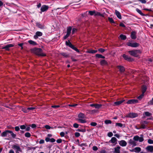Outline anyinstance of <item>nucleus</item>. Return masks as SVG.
<instances>
[{"instance_id": "nucleus-24", "label": "nucleus", "mask_w": 153, "mask_h": 153, "mask_svg": "<svg viewBox=\"0 0 153 153\" xmlns=\"http://www.w3.org/2000/svg\"><path fill=\"white\" fill-rule=\"evenodd\" d=\"M28 42L30 45L33 46H36L37 45V44L35 42L32 40H29L28 41Z\"/></svg>"}, {"instance_id": "nucleus-4", "label": "nucleus", "mask_w": 153, "mask_h": 153, "mask_svg": "<svg viewBox=\"0 0 153 153\" xmlns=\"http://www.w3.org/2000/svg\"><path fill=\"white\" fill-rule=\"evenodd\" d=\"M65 43L66 46L69 47L76 52L79 53L80 51L74 45H73L69 40H68V41H66Z\"/></svg>"}, {"instance_id": "nucleus-9", "label": "nucleus", "mask_w": 153, "mask_h": 153, "mask_svg": "<svg viewBox=\"0 0 153 153\" xmlns=\"http://www.w3.org/2000/svg\"><path fill=\"white\" fill-rule=\"evenodd\" d=\"M138 102V100L135 99L130 100L127 101L126 103L128 104H135Z\"/></svg>"}, {"instance_id": "nucleus-61", "label": "nucleus", "mask_w": 153, "mask_h": 153, "mask_svg": "<svg viewBox=\"0 0 153 153\" xmlns=\"http://www.w3.org/2000/svg\"><path fill=\"white\" fill-rule=\"evenodd\" d=\"M20 128L22 129H24L26 128V126L25 125L20 126Z\"/></svg>"}, {"instance_id": "nucleus-11", "label": "nucleus", "mask_w": 153, "mask_h": 153, "mask_svg": "<svg viewBox=\"0 0 153 153\" xmlns=\"http://www.w3.org/2000/svg\"><path fill=\"white\" fill-rule=\"evenodd\" d=\"M14 46V45L12 44H9L6 45L4 47L2 48V49H4L6 51H9V48Z\"/></svg>"}, {"instance_id": "nucleus-2", "label": "nucleus", "mask_w": 153, "mask_h": 153, "mask_svg": "<svg viewBox=\"0 0 153 153\" xmlns=\"http://www.w3.org/2000/svg\"><path fill=\"white\" fill-rule=\"evenodd\" d=\"M9 134H10L13 138L14 139L16 138V134H14L12 131L9 130H6L3 132L1 133V136L2 137H5L7 136L9 137Z\"/></svg>"}, {"instance_id": "nucleus-27", "label": "nucleus", "mask_w": 153, "mask_h": 153, "mask_svg": "<svg viewBox=\"0 0 153 153\" xmlns=\"http://www.w3.org/2000/svg\"><path fill=\"white\" fill-rule=\"evenodd\" d=\"M72 30V27L71 26H69L67 28V33L70 35Z\"/></svg>"}, {"instance_id": "nucleus-62", "label": "nucleus", "mask_w": 153, "mask_h": 153, "mask_svg": "<svg viewBox=\"0 0 153 153\" xmlns=\"http://www.w3.org/2000/svg\"><path fill=\"white\" fill-rule=\"evenodd\" d=\"M14 128H15V130L16 131H19L20 129V128H19V127L18 126H15Z\"/></svg>"}, {"instance_id": "nucleus-15", "label": "nucleus", "mask_w": 153, "mask_h": 153, "mask_svg": "<svg viewBox=\"0 0 153 153\" xmlns=\"http://www.w3.org/2000/svg\"><path fill=\"white\" fill-rule=\"evenodd\" d=\"M115 14L119 19H122V16L120 13L117 10H115Z\"/></svg>"}, {"instance_id": "nucleus-60", "label": "nucleus", "mask_w": 153, "mask_h": 153, "mask_svg": "<svg viewBox=\"0 0 153 153\" xmlns=\"http://www.w3.org/2000/svg\"><path fill=\"white\" fill-rule=\"evenodd\" d=\"M73 126L74 127L76 128H77L79 127V125L76 123H74L73 124Z\"/></svg>"}, {"instance_id": "nucleus-41", "label": "nucleus", "mask_w": 153, "mask_h": 153, "mask_svg": "<svg viewBox=\"0 0 153 153\" xmlns=\"http://www.w3.org/2000/svg\"><path fill=\"white\" fill-rule=\"evenodd\" d=\"M136 128L137 129H140V128L145 129L146 128V126L145 125H144V124H143V123H141L140 127V128H137L136 126Z\"/></svg>"}, {"instance_id": "nucleus-54", "label": "nucleus", "mask_w": 153, "mask_h": 153, "mask_svg": "<svg viewBox=\"0 0 153 153\" xmlns=\"http://www.w3.org/2000/svg\"><path fill=\"white\" fill-rule=\"evenodd\" d=\"M74 135L76 137H79L80 136V133L78 132H75Z\"/></svg>"}, {"instance_id": "nucleus-20", "label": "nucleus", "mask_w": 153, "mask_h": 153, "mask_svg": "<svg viewBox=\"0 0 153 153\" xmlns=\"http://www.w3.org/2000/svg\"><path fill=\"white\" fill-rule=\"evenodd\" d=\"M147 90V87L146 85H143L142 86L141 88V90L142 94H144V93Z\"/></svg>"}, {"instance_id": "nucleus-48", "label": "nucleus", "mask_w": 153, "mask_h": 153, "mask_svg": "<svg viewBox=\"0 0 153 153\" xmlns=\"http://www.w3.org/2000/svg\"><path fill=\"white\" fill-rule=\"evenodd\" d=\"M139 138V137L137 135L135 136L133 138L134 140L136 141H138Z\"/></svg>"}, {"instance_id": "nucleus-59", "label": "nucleus", "mask_w": 153, "mask_h": 153, "mask_svg": "<svg viewBox=\"0 0 153 153\" xmlns=\"http://www.w3.org/2000/svg\"><path fill=\"white\" fill-rule=\"evenodd\" d=\"M24 45V43H19L18 44V45L20 46L21 47V49H23V45Z\"/></svg>"}, {"instance_id": "nucleus-10", "label": "nucleus", "mask_w": 153, "mask_h": 153, "mask_svg": "<svg viewBox=\"0 0 153 153\" xmlns=\"http://www.w3.org/2000/svg\"><path fill=\"white\" fill-rule=\"evenodd\" d=\"M36 26L41 29H43L45 28V25L42 24L39 22H36Z\"/></svg>"}, {"instance_id": "nucleus-51", "label": "nucleus", "mask_w": 153, "mask_h": 153, "mask_svg": "<svg viewBox=\"0 0 153 153\" xmlns=\"http://www.w3.org/2000/svg\"><path fill=\"white\" fill-rule=\"evenodd\" d=\"M90 125L92 126H95L97 125V123L94 122H91L90 123Z\"/></svg>"}, {"instance_id": "nucleus-8", "label": "nucleus", "mask_w": 153, "mask_h": 153, "mask_svg": "<svg viewBox=\"0 0 153 153\" xmlns=\"http://www.w3.org/2000/svg\"><path fill=\"white\" fill-rule=\"evenodd\" d=\"M49 8V7L48 5H42L41 7L40 10H41V12H40L42 13V12H44L45 11H47Z\"/></svg>"}, {"instance_id": "nucleus-21", "label": "nucleus", "mask_w": 153, "mask_h": 153, "mask_svg": "<svg viewBox=\"0 0 153 153\" xmlns=\"http://www.w3.org/2000/svg\"><path fill=\"white\" fill-rule=\"evenodd\" d=\"M78 117L79 119H83L85 117V115L84 114L80 113L78 115Z\"/></svg>"}, {"instance_id": "nucleus-7", "label": "nucleus", "mask_w": 153, "mask_h": 153, "mask_svg": "<svg viewBox=\"0 0 153 153\" xmlns=\"http://www.w3.org/2000/svg\"><path fill=\"white\" fill-rule=\"evenodd\" d=\"M123 57L126 60L130 62H131L134 60V59L125 54H123L122 55Z\"/></svg>"}, {"instance_id": "nucleus-14", "label": "nucleus", "mask_w": 153, "mask_h": 153, "mask_svg": "<svg viewBox=\"0 0 153 153\" xmlns=\"http://www.w3.org/2000/svg\"><path fill=\"white\" fill-rule=\"evenodd\" d=\"M119 144L120 146H126L127 143L124 140H121L119 141Z\"/></svg>"}, {"instance_id": "nucleus-3", "label": "nucleus", "mask_w": 153, "mask_h": 153, "mask_svg": "<svg viewBox=\"0 0 153 153\" xmlns=\"http://www.w3.org/2000/svg\"><path fill=\"white\" fill-rule=\"evenodd\" d=\"M128 52L131 56L136 57H138L142 53V51L139 50H131Z\"/></svg>"}, {"instance_id": "nucleus-19", "label": "nucleus", "mask_w": 153, "mask_h": 153, "mask_svg": "<svg viewBox=\"0 0 153 153\" xmlns=\"http://www.w3.org/2000/svg\"><path fill=\"white\" fill-rule=\"evenodd\" d=\"M12 147L15 150H16L20 151V152L22 151L21 148H20V147L18 146L14 145Z\"/></svg>"}, {"instance_id": "nucleus-37", "label": "nucleus", "mask_w": 153, "mask_h": 153, "mask_svg": "<svg viewBox=\"0 0 153 153\" xmlns=\"http://www.w3.org/2000/svg\"><path fill=\"white\" fill-rule=\"evenodd\" d=\"M108 20L111 23H114V24L115 23L114 21L112 18L108 17Z\"/></svg>"}, {"instance_id": "nucleus-43", "label": "nucleus", "mask_w": 153, "mask_h": 153, "mask_svg": "<svg viewBox=\"0 0 153 153\" xmlns=\"http://www.w3.org/2000/svg\"><path fill=\"white\" fill-rule=\"evenodd\" d=\"M95 57L96 58H102V55L100 54H97L95 55Z\"/></svg>"}, {"instance_id": "nucleus-17", "label": "nucleus", "mask_w": 153, "mask_h": 153, "mask_svg": "<svg viewBox=\"0 0 153 153\" xmlns=\"http://www.w3.org/2000/svg\"><path fill=\"white\" fill-rule=\"evenodd\" d=\"M101 65L103 66L104 65H107L108 63L107 62L105 59H102L101 60L100 62Z\"/></svg>"}, {"instance_id": "nucleus-16", "label": "nucleus", "mask_w": 153, "mask_h": 153, "mask_svg": "<svg viewBox=\"0 0 153 153\" xmlns=\"http://www.w3.org/2000/svg\"><path fill=\"white\" fill-rule=\"evenodd\" d=\"M146 149L147 150L148 152H153V146H148L146 147Z\"/></svg>"}, {"instance_id": "nucleus-47", "label": "nucleus", "mask_w": 153, "mask_h": 153, "mask_svg": "<svg viewBox=\"0 0 153 153\" xmlns=\"http://www.w3.org/2000/svg\"><path fill=\"white\" fill-rule=\"evenodd\" d=\"M116 126H118L120 127H122L123 126V124L120 123H116Z\"/></svg>"}, {"instance_id": "nucleus-39", "label": "nucleus", "mask_w": 153, "mask_h": 153, "mask_svg": "<svg viewBox=\"0 0 153 153\" xmlns=\"http://www.w3.org/2000/svg\"><path fill=\"white\" fill-rule=\"evenodd\" d=\"M31 134H30L28 132H27L25 134V136L26 137H30L31 136Z\"/></svg>"}, {"instance_id": "nucleus-56", "label": "nucleus", "mask_w": 153, "mask_h": 153, "mask_svg": "<svg viewBox=\"0 0 153 153\" xmlns=\"http://www.w3.org/2000/svg\"><path fill=\"white\" fill-rule=\"evenodd\" d=\"M148 143L150 144H153V140L152 139H149L148 140Z\"/></svg>"}, {"instance_id": "nucleus-49", "label": "nucleus", "mask_w": 153, "mask_h": 153, "mask_svg": "<svg viewBox=\"0 0 153 153\" xmlns=\"http://www.w3.org/2000/svg\"><path fill=\"white\" fill-rule=\"evenodd\" d=\"M98 51L102 53L104 52L105 51V50L102 48H100L98 49Z\"/></svg>"}, {"instance_id": "nucleus-13", "label": "nucleus", "mask_w": 153, "mask_h": 153, "mask_svg": "<svg viewBox=\"0 0 153 153\" xmlns=\"http://www.w3.org/2000/svg\"><path fill=\"white\" fill-rule=\"evenodd\" d=\"M117 68L119 69L121 73L124 72L125 70V68L121 65H118L117 66Z\"/></svg>"}, {"instance_id": "nucleus-53", "label": "nucleus", "mask_w": 153, "mask_h": 153, "mask_svg": "<svg viewBox=\"0 0 153 153\" xmlns=\"http://www.w3.org/2000/svg\"><path fill=\"white\" fill-rule=\"evenodd\" d=\"M148 104L150 105H153V97L152 98V100L149 101L148 102Z\"/></svg>"}, {"instance_id": "nucleus-63", "label": "nucleus", "mask_w": 153, "mask_h": 153, "mask_svg": "<svg viewBox=\"0 0 153 153\" xmlns=\"http://www.w3.org/2000/svg\"><path fill=\"white\" fill-rule=\"evenodd\" d=\"M113 135V134L112 132H109L108 133V136L109 137H111Z\"/></svg>"}, {"instance_id": "nucleus-46", "label": "nucleus", "mask_w": 153, "mask_h": 153, "mask_svg": "<svg viewBox=\"0 0 153 153\" xmlns=\"http://www.w3.org/2000/svg\"><path fill=\"white\" fill-rule=\"evenodd\" d=\"M144 94H142L141 95H140L139 96H138L137 97V99H139V100H141L142 99L143 97L144 96Z\"/></svg>"}, {"instance_id": "nucleus-23", "label": "nucleus", "mask_w": 153, "mask_h": 153, "mask_svg": "<svg viewBox=\"0 0 153 153\" xmlns=\"http://www.w3.org/2000/svg\"><path fill=\"white\" fill-rule=\"evenodd\" d=\"M129 144L133 145V146H137L136 142L131 139H130L129 141Z\"/></svg>"}, {"instance_id": "nucleus-40", "label": "nucleus", "mask_w": 153, "mask_h": 153, "mask_svg": "<svg viewBox=\"0 0 153 153\" xmlns=\"http://www.w3.org/2000/svg\"><path fill=\"white\" fill-rule=\"evenodd\" d=\"M104 123L105 124H111L112 122L110 120H106L105 121Z\"/></svg>"}, {"instance_id": "nucleus-35", "label": "nucleus", "mask_w": 153, "mask_h": 153, "mask_svg": "<svg viewBox=\"0 0 153 153\" xmlns=\"http://www.w3.org/2000/svg\"><path fill=\"white\" fill-rule=\"evenodd\" d=\"M102 106V105L101 104H96L95 108L96 109H99Z\"/></svg>"}, {"instance_id": "nucleus-1", "label": "nucleus", "mask_w": 153, "mask_h": 153, "mask_svg": "<svg viewBox=\"0 0 153 153\" xmlns=\"http://www.w3.org/2000/svg\"><path fill=\"white\" fill-rule=\"evenodd\" d=\"M31 51L39 56H45L46 54L43 53L42 50L39 48H35L30 49Z\"/></svg>"}, {"instance_id": "nucleus-36", "label": "nucleus", "mask_w": 153, "mask_h": 153, "mask_svg": "<svg viewBox=\"0 0 153 153\" xmlns=\"http://www.w3.org/2000/svg\"><path fill=\"white\" fill-rule=\"evenodd\" d=\"M36 34L38 36H41L42 35V33L40 31H37L36 32Z\"/></svg>"}, {"instance_id": "nucleus-29", "label": "nucleus", "mask_w": 153, "mask_h": 153, "mask_svg": "<svg viewBox=\"0 0 153 153\" xmlns=\"http://www.w3.org/2000/svg\"><path fill=\"white\" fill-rule=\"evenodd\" d=\"M120 37L121 40H125L126 39V36L123 34H121L120 35Z\"/></svg>"}, {"instance_id": "nucleus-50", "label": "nucleus", "mask_w": 153, "mask_h": 153, "mask_svg": "<svg viewBox=\"0 0 153 153\" xmlns=\"http://www.w3.org/2000/svg\"><path fill=\"white\" fill-rule=\"evenodd\" d=\"M36 147H27V148L28 149V150H31V149H33L34 150H35L36 149Z\"/></svg>"}, {"instance_id": "nucleus-18", "label": "nucleus", "mask_w": 153, "mask_h": 153, "mask_svg": "<svg viewBox=\"0 0 153 153\" xmlns=\"http://www.w3.org/2000/svg\"><path fill=\"white\" fill-rule=\"evenodd\" d=\"M60 54L65 58L69 57L70 56V54L67 53L62 52Z\"/></svg>"}, {"instance_id": "nucleus-55", "label": "nucleus", "mask_w": 153, "mask_h": 153, "mask_svg": "<svg viewBox=\"0 0 153 153\" xmlns=\"http://www.w3.org/2000/svg\"><path fill=\"white\" fill-rule=\"evenodd\" d=\"M137 1L140 2L142 4H145L146 2V0H137Z\"/></svg>"}, {"instance_id": "nucleus-52", "label": "nucleus", "mask_w": 153, "mask_h": 153, "mask_svg": "<svg viewBox=\"0 0 153 153\" xmlns=\"http://www.w3.org/2000/svg\"><path fill=\"white\" fill-rule=\"evenodd\" d=\"M70 35V34L67 33L63 37V39L64 40H65L67 39Z\"/></svg>"}, {"instance_id": "nucleus-6", "label": "nucleus", "mask_w": 153, "mask_h": 153, "mask_svg": "<svg viewBox=\"0 0 153 153\" xmlns=\"http://www.w3.org/2000/svg\"><path fill=\"white\" fill-rule=\"evenodd\" d=\"M138 116V114L137 113H130L127 114L126 117L130 118H134L137 117Z\"/></svg>"}, {"instance_id": "nucleus-33", "label": "nucleus", "mask_w": 153, "mask_h": 153, "mask_svg": "<svg viewBox=\"0 0 153 153\" xmlns=\"http://www.w3.org/2000/svg\"><path fill=\"white\" fill-rule=\"evenodd\" d=\"M95 16H100L102 17H104V15L103 14H101L100 12H97L95 14Z\"/></svg>"}, {"instance_id": "nucleus-22", "label": "nucleus", "mask_w": 153, "mask_h": 153, "mask_svg": "<svg viewBox=\"0 0 153 153\" xmlns=\"http://www.w3.org/2000/svg\"><path fill=\"white\" fill-rule=\"evenodd\" d=\"M136 11L141 15L143 16H146L147 15H146L142 13L141 11L138 8L136 9Z\"/></svg>"}, {"instance_id": "nucleus-5", "label": "nucleus", "mask_w": 153, "mask_h": 153, "mask_svg": "<svg viewBox=\"0 0 153 153\" xmlns=\"http://www.w3.org/2000/svg\"><path fill=\"white\" fill-rule=\"evenodd\" d=\"M126 45L129 46L133 48H137L140 45V44L137 42L131 43L130 42H127Z\"/></svg>"}, {"instance_id": "nucleus-45", "label": "nucleus", "mask_w": 153, "mask_h": 153, "mask_svg": "<svg viewBox=\"0 0 153 153\" xmlns=\"http://www.w3.org/2000/svg\"><path fill=\"white\" fill-rule=\"evenodd\" d=\"M77 131H79V132H86V130L85 129H78L77 130Z\"/></svg>"}, {"instance_id": "nucleus-58", "label": "nucleus", "mask_w": 153, "mask_h": 153, "mask_svg": "<svg viewBox=\"0 0 153 153\" xmlns=\"http://www.w3.org/2000/svg\"><path fill=\"white\" fill-rule=\"evenodd\" d=\"M141 123H143V124H144V125H147L148 124V122L146 121H142Z\"/></svg>"}, {"instance_id": "nucleus-42", "label": "nucleus", "mask_w": 153, "mask_h": 153, "mask_svg": "<svg viewBox=\"0 0 153 153\" xmlns=\"http://www.w3.org/2000/svg\"><path fill=\"white\" fill-rule=\"evenodd\" d=\"M22 111L24 112L25 113H27L29 112V111L27 108H22Z\"/></svg>"}, {"instance_id": "nucleus-25", "label": "nucleus", "mask_w": 153, "mask_h": 153, "mask_svg": "<svg viewBox=\"0 0 153 153\" xmlns=\"http://www.w3.org/2000/svg\"><path fill=\"white\" fill-rule=\"evenodd\" d=\"M124 100H120L117 101H116L114 102V104L115 105H119L122 103L124 101Z\"/></svg>"}, {"instance_id": "nucleus-26", "label": "nucleus", "mask_w": 153, "mask_h": 153, "mask_svg": "<svg viewBox=\"0 0 153 153\" xmlns=\"http://www.w3.org/2000/svg\"><path fill=\"white\" fill-rule=\"evenodd\" d=\"M134 150L135 152L138 153L141 151V149L139 147H136L134 148Z\"/></svg>"}, {"instance_id": "nucleus-28", "label": "nucleus", "mask_w": 153, "mask_h": 153, "mask_svg": "<svg viewBox=\"0 0 153 153\" xmlns=\"http://www.w3.org/2000/svg\"><path fill=\"white\" fill-rule=\"evenodd\" d=\"M120 147L119 146H118L114 149V152L116 153H120Z\"/></svg>"}, {"instance_id": "nucleus-38", "label": "nucleus", "mask_w": 153, "mask_h": 153, "mask_svg": "<svg viewBox=\"0 0 153 153\" xmlns=\"http://www.w3.org/2000/svg\"><path fill=\"white\" fill-rule=\"evenodd\" d=\"M144 113L146 116L149 117L152 116V114L148 111L145 112Z\"/></svg>"}, {"instance_id": "nucleus-57", "label": "nucleus", "mask_w": 153, "mask_h": 153, "mask_svg": "<svg viewBox=\"0 0 153 153\" xmlns=\"http://www.w3.org/2000/svg\"><path fill=\"white\" fill-rule=\"evenodd\" d=\"M60 107V105H52L51 106V107L54 108H59Z\"/></svg>"}, {"instance_id": "nucleus-32", "label": "nucleus", "mask_w": 153, "mask_h": 153, "mask_svg": "<svg viewBox=\"0 0 153 153\" xmlns=\"http://www.w3.org/2000/svg\"><path fill=\"white\" fill-rule=\"evenodd\" d=\"M89 13L91 16H92L93 15H95V14L96 13V11L95 10L91 11V10H89L88 11Z\"/></svg>"}, {"instance_id": "nucleus-44", "label": "nucleus", "mask_w": 153, "mask_h": 153, "mask_svg": "<svg viewBox=\"0 0 153 153\" xmlns=\"http://www.w3.org/2000/svg\"><path fill=\"white\" fill-rule=\"evenodd\" d=\"M45 128L48 129H50L51 128L53 129V128L51 127L50 126L48 125H46L45 126Z\"/></svg>"}, {"instance_id": "nucleus-12", "label": "nucleus", "mask_w": 153, "mask_h": 153, "mask_svg": "<svg viewBox=\"0 0 153 153\" xmlns=\"http://www.w3.org/2000/svg\"><path fill=\"white\" fill-rule=\"evenodd\" d=\"M136 32L135 31H132L131 33V39H136L137 37L136 36Z\"/></svg>"}, {"instance_id": "nucleus-31", "label": "nucleus", "mask_w": 153, "mask_h": 153, "mask_svg": "<svg viewBox=\"0 0 153 153\" xmlns=\"http://www.w3.org/2000/svg\"><path fill=\"white\" fill-rule=\"evenodd\" d=\"M77 120L79 123H85L86 122V121L85 120H83L81 119H78Z\"/></svg>"}, {"instance_id": "nucleus-34", "label": "nucleus", "mask_w": 153, "mask_h": 153, "mask_svg": "<svg viewBox=\"0 0 153 153\" xmlns=\"http://www.w3.org/2000/svg\"><path fill=\"white\" fill-rule=\"evenodd\" d=\"M97 52V50H91L88 51V53H94Z\"/></svg>"}, {"instance_id": "nucleus-64", "label": "nucleus", "mask_w": 153, "mask_h": 153, "mask_svg": "<svg viewBox=\"0 0 153 153\" xmlns=\"http://www.w3.org/2000/svg\"><path fill=\"white\" fill-rule=\"evenodd\" d=\"M77 31V29L74 28L72 29V34H74V33Z\"/></svg>"}, {"instance_id": "nucleus-30", "label": "nucleus", "mask_w": 153, "mask_h": 153, "mask_svg": "<svg viewBox=\"0 0 153 153\" xmlns=\"http://www.w3.org/2000/svg\"><path fill=\"white\" fill-rule=\"evenodd\" d=\"M110 141L112 143H114L117 141V140L116 137H113L111 138Z\"/></svg>"}]
</instances>
